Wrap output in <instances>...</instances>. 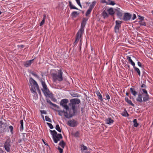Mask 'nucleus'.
Returning <instances> with one entry per match:
<instances>
[{
  "label": "nucleus",
  "instance_id": "obj_58",
  "mask_svg": "<svg viewBox=\"0 0 153 153\" xmlns=\"http://www.w3.org/2000/svg\"><path fill=\"white\" fill-rule=\"evenodd\" d=\"M137 64H138V65L139 67H141V66H142V64H141V63L140 62H137Z\"/></svg>",
  "mask_w": 153,
  "mask_h": 153
},
{
  "label": "nucleus",
  "instance_id": "obj_35",
  "mask_svg": "<svg viewBox=\"0 0 153 153\" xmlns=\"http://www.w3.org/2000/svg\"><path fill=\"white\" fill-rule=\"evenodd\" d=\"M79 133L78 131H77L73 134V136L76 137H79Z\"/></svg>",
  "mask_w": 153,
  "mask_h": 153
},
{
  "label": "nucleus",
  "instance_id": "obj_59",
  "mask_svg": "<svg viewBox=\"0 0 153 153\" xmlns=\"http://www.w3.org/2000/svg\"><path fill=\"white\" fill-rule=\"evenodd\" d=\"M76 1L78 5L79 4L80 5V4H81L79 0H76Z\"/></svg>",
  "mask_w": 153,
  "mask_h": 153
},
{
  "label": "nucleus",
  "instance_id": "obj_28",
  "mask_svg": "<svg viewBox=\"0 0 153 153\" xmlns=\"http://www.w3.org/2000/svg\"><path fill=\"white\" fill-rule=\"evenodd\" d=\"M96 3V1H94L92 2V4L90 6L89 8L92 10V9L94 8V6H95Z\"/></svg>",
  "mask_w": 153,
  "mask_h": 153
},
{
  "label": "nucleus",
  "instance_id": "obj_42",
  "mask_svg": "<svg viewBox=\"0 0 153 153\" xmlns=\"http://www.w3.org/2000/svg\"><path fill=\"white\" fill-rule=\"evenodd\" d=\"M16 137V133L14 134L11 137V140L12 142H13L15 140V139Z\"/></svg>",
  "mask_w": 153,
  "mask_h": 153
},
{
  "label": "nucleus",
  "instance_id": "obj_17",
  "mask_svg": "<svg viewBox=\"0 0 153 153\" xmlns=\"http://www.w3.org/2000/svg\"><path fill=\"white\" fill-rule=\"evenodd\" d=\"M126 58L128 60L129 63H130L134 67L135 66V64L134 62L132 61L131 59V58L129 56H126Z\"/></svg>",
  "mask_w": 153,
  "mask_h": 153
},
{
  "label": "nucleus",
  "instance_id": "obj_63",
  "mask_svg": "<svg viewBox=\"0 0 153 153\" xmlns=\"http://www.w3.org/2000/svg\"><path fill=\"white\" fill-rule=\"evenodd\" d=\"M81 111L82 113H83L84 112V108H81Z\"/></svg>",
  "mask_w": 153,
  "mask_h": 153
},
{
  "label": "nucleus",
  "instance_id": "obj_15",
  "mask_svg": "<svg viewBox=\"0 0 153 153\" xmlns=\"http://www.w3.org/2000/svg\"><path fill=\"white\" fill-rule=\"evenodd\" d=\"M34 59L27 61H26L24 63V66L26 67H27L30 66L32 61L34 60Z\"/></svg>",
  "mask_w": 153,
  "mask_h": 153
},
{
  "label": "nucleus",
  "instance_id": "obj_53",
  "mask_svg": "<svg viewBox=\"0 0 153 153\" xmlns=\"http://www.w3.org/2000/svg\"><path fill=\"white\" fill-rule=\"evenodd\" d=\"M40 112L41 114H47V113L46 112V111H45L44 110H41V111H40Z\"/></svg>",
  "mask_w": 153,
  "mask_h": 153
},
{
  "label": "nucleus",
  "instance_id": "obj_1",
  "mask_svg": "<svg viewBox=\"0 0 153 153\" xmlns=\"http://www.w3.org/2000/svg\"><path fill=\"white\" fill-rule=\"evenodd\" d=\"M80 102V100L78 98H74L70 100L69 105H72V110H57L58 114L62 116L63 113L64 114V116L67 118H70L74 116L77 112V106L76 104H78Z\"/></svg>",
  "mask_w": 153,
  "mask_h": 153
},
{
  "label": "nucleus",
  "instance_id": "obj_50",
  "mask_svg": "<svg viewBox=\"0 0 153 153\" xmlns=\"http://www.w3.org/2000/svg\"><path fill=\"white\" fill-rule=\"evenodd\" d=\"M46 101L47 102L49 103V104L51 105V104H52V103H53L51 101V100L49 99H46Z\"/></svg>",
  "mask_w": 153,
  "mask_h": 153
},
{
  "label": "nucleus",
  "instance_id": "obj_51",
  "mask_svg": "<svg viewBox=\"0 0 153 153\" xmlns=\"http://www.w3.org/2000/svg\"><path fill=\"white\" fill-rule=\"evenodd\" d=\"M31 74H32L33 76L36 77H38V75L34 72H31Z\"/></svg>",
  "mask_w": 153,
  "mask_h": 153
},
{
  "label": "nucleus",
  "instance_id": "obj_54",
  "mask_svg": "<svg viewBox=\"0 0 153 153\" xmlns=\"http://www.w3.org/2000/svg\"><path fill=\"white\" fill-rule=\"evenodd\" d=\"M136 18V15L134 14H133V17L132 18V20H134Z\"/></svg>",
  "mask_w": 153,
  "mask_h": 153
},
{
  "label": "nucleus",
  "instance_id": "obj_38",
  "mask_svg": "<svg viewBox=\"0 0 153 153\" xmlns=\"http://www.w3.org/2000/svg\"><path fill=\"white\" fill-rule=\"evenodd\" d=\"M71 95L72 96L74 97H78L79 96V94L76 93H73L71 94Z\"/></svg>",
  "mask_w": 153,
  "mask_h": 153
},
{
  "label": "nucleus",
  "instance_id": "obj_16",
  "mask_svg": "<svg viewBox=\"0 0 153 153\" xmlns=\"http://www.w3.org/2000/svg\"><path fill=\"white\" fill-rule=\"evenodd\" d=\"M81 151L82 153H88L87 151V147L83 145L81 146Z\"/></svg>",
  "mask_w": 153,
  "mask_h": 153
},
{
  "label": "nucleus",
  "instance_id": "obj_45",
  "mask_svg": "<svg viewBox=\"0 0 153 153\" xmlns=\"http://www.w3.org/2000/svg\"><path fill=\"white\" fill-rule=\"evenodd\" d=\"M127 102L132 106H134V105L132 103L131 100H129Z\"/></svg>",
  "mask_w": 153,
  "mask_h": 153
},
{
  "label": "nucleus",
  "instance_id": "obj_64",
  "mask_svg": "<svg viewBox=\"0 0 153 153\" xmlns=\"http://www.w3.org/2000/svg\"><path fill=\"white\" fill-rule=\"evenodd\" d=\"M126 94L127 96H128L129 95V94L128 92H126Z\"/></svg>",
  "mask_w": 153,
  "mask_h": 153
},
{
  "label": "nucleus",
  "instance_id": "obj_23",
  "mask_svg": "<svg viewBox=\"0 0 153 153\" xmlns=\"http://www.w3.org/2000/svg\"><path fill=\"white\" fill-rule=\"evenodd\" d=\"M79 15V13H78L77 12L73 11L71 13V16L73 18H75Z\"/></svg>",
  "mask_w": 153,
  "mask_h": 153
},
{
  "label": "nucleus",
  "instance_id": "obj_3",
  "mask_svg": "<svg viewBox=\"0 0 153 153\" xmlns=\"http://www.w3.org/2000/svg\"><path fill=\"white\" fill-rule=\"evenodd\" d=\"M63 72L61 69L58 70L57 73L52 74V76L53 80L54 82H56L57 81L61 82L63 80L62 77Z\"/></svg>",
  "mask_w": 153,
  "mask_h": 153
},
{
  "label": "nucleus",
  "instance_id": "obj_36",
  "mask_svg": "<svg viewBox=\"0 0 153 153\" xmlns=\"http://www.w3.org/2000/svg\"><path fill=\"white\" fill-rule=\"evenodd\" d=\"M92 10L88 8L87 11H86L85 13V16H88L90 13L92 11Z\"/></svg>",
  "mask_w": 153,
  "mask_h": 153
},
{
  "label": "nucleus",
  "instance_id": "obj_43",
  "mask_svg": "<svg viewBox=\"0 0 153 153\" xmlns=\"http://www.w3.org/2000/svg\"><path fill=\"white\" fill-rule=\"evenodd\" d=\"M51 105H52L54 108H56L58 109H60L59 107L55 104L52 103Z\"/></svg>",
  "mask_w": 153,
  "mask_h": 153
},
{
  "label": "nucleus",
  "instance_id": "obj_34",
  "mask_svg": "<svg viewBox=\"0 0 153 153\" xmlns=\"http://www.w3.org/2000/svg\"><path fill=\"white\" fill-rule=\"evenodd\" d=\"M133 123H134V126L135 127H137L138 125L139 124L137 122V120L136 119H134L133 120Z\"/></svg>",
  "mask_w": 153,
  "mask_h": 153
},
{
  "label": "nucleus",
  "instance_id": "obj_2",
  "mask_svg": "<svg viewBox=\"0 0 153 153\" xmlns=\"http://www.w3.org/2000/svg\"><path fill=\"white\" fill-rule=\"evenodd\" d=\"M29 82L31 86L30 90L32 93L37 94L36 91V89L39 95H41V92L37 82L31 77L30 78Z\"/></svg>",
  "mask_w": 153,
  "mask_h": 153
},
{
  "label": "nucleus",
  "instance_id": "obj_62",
  "mask_svg": "<svg viewBox=\"0 0 153 153\" xmlns=\"http://www.w3.org/2000/svg\"><path fill=\"white\" fill-rule=\"evenodd\" d=\"M125 101L127 102L129 100L128 99V98L127 97H126L125 98Z\"/></svg>",
  "mask_w": 153,
  "mask_h": 153
},
{
  "label": "nucleus",
  "instance_id": "obj_55",
  "mask_svg": "<svg viewBox=\"0 0 153 153\" xmlns=\"http://www.w3.org/2000/svg\"><path fill=\"white\" fill-rule=\"evenodd\" d=\"M139 18H138V19L140 20H141V21H142L144 20V17L142 16H139Z\"/></svg>",
  "mask_w": 153,
  "mask_h": 153
},
{
  "label": "nucleus",
  "instance_id": "obj_33",
  "mask_svg": "<svg viewBox=\"0 0 153 153\" xmlns=\"http://www.w3.org/2000/svg\"><path fill=\"white\" fill-rule=\"evenodd\" d=\"M104 18H107L108 15V13L105 11H104L102 14Z\"/></svg>",
  "mask_w": 153,
  "mask_h": 153
},
{
  "label": "nucleus",
  "instance_id": "obj_37",
  "mask_svg": "<svg viewBox=\"0 0 153 153\" xmlns=\"http://www.w3.org/2000/svg\"><path fill=\"white\" fill-rule=\"evenodd\" d=\"M55 128L59 132H61V130L58 124L56 125Z\"/></svg>",
  "mask_w": 153,
  "mask_h": 153
},
{
  "label": "nucleus",
  "instance_id": "obj_24",
  "mask_svg": "<svg viewBox=\"0 0 153 153\" xmlns=\"http://www.w3.org/2000/svg\"><path fill=\"white\" fill-rule=\"evenodd\" d=\"M96 94L97 95L98 97V98L99 100H100L101 101H102L103 100V99L102 96V95L101 94L100 92L98 91L96 92Z\"/></svg>",
  "mask_w": 153,
  "mask_h": 153
},
{
  "label": "nucleus",
  "instance_id": "obj_46",
  "mask_svg": "<svg viewBox=\"0 0 153 153\" xmlns=\"http://www.w3.org/2000/svg\"><path fill=\"white\" fill-rule=\"evenodd\" d=\"M58 149L60 153H63V151L62 149L60 148L59 146H58Z\"/></svg>",
  "mask_w": 153,
  "mask_h": 153
},
{
  "label": "nucleus",
  "instance_id": "obj_4",
  "mask_svg": "<svg viewBox=\"0 0 153 153\" xmlns=\"http://www.w3.org/2000/svg\"><path fill=\"white\" fill-rule=\"evenodd\" d=\"M50 131L52 135V138L54 142L57 143L58 141L62 138L63 137L62 134H57L55 130H50Z\"/></svg>",
  "mask_w": 153,
  "mask_h": 153
},
{
  "label": "nucleus",
  "instance_id": "obj_56",
  "mask_svg": "<svg viewBox=\"0 0 153 153\" xmlns=\"http://www.w3.org/2000/svg\"><path fill=\"white\" fill-rule=\"evenodd\" d=\"M101 2L102 3H105L106 4L107 1L105 0H101Z\"/></svg>",
  "mask_w": 153,
  "mask_h": 153
},
{
  "label": "nucleus",
  "instance_id": "obj_31",
  "mask_svg": "<svg viewBox=\"0 0 153 153\" xmlns=\"http://www.w3.org/2000/svg\"><path fill=\"white\" fill-rule=\"evenodd\" d=\"M134 69V70L139 75V76H140V70L137 68V67H135V66H134L133 67Z\"/></svg>",
  "mask_w": 153,
  "mask_h": 153
},
{
  "label": "nucleus",
  "instance_id": "obj_47",
  "mask_svg": "<svg viewBox=\"0 0 153 153\" xmlns=\"http://www.w3.org/2000/svg\"><path fill=\"white\" fill-rule=\"evenodd\" d=\"M142 90L143 92L145 94H148L145 88H142Z\"/></svg>",
  "mask_w": 153,
  "mask_h": 153
},
{
  "label": "nucleus",
  "instance_id": "obj_27",
  "mask_svg": "<svg viewBox=\"0 0 153 153\" xmlns=\"http://www.w3.org/2000/svg\"><path fill=\"white\" fill-rule=\"evenodd\" d=\"M108 1H107L106 4L111 5H114L116 4V3L114 1H111V0H108Z\"/></svg>",
  "mask_w": 153,
  "mask_h": 153
},
{
  "label": "nucleus",
  "instance_id": "obj_41",
  "mask_svg": "<svg viewBox=\"0 0 153 153\" xmlns=\"http://www.w3.org/2000/svg\"><path fill=\"white\" fill-rule=\"evenodd\" d=\"M139 23L140 25L146 26V25L145 22H142V21H139Z\"/></svg>",
  "mask_w": 153,
  "mask_h": 153
},
{
  "label": "nucleus",
  "instance_id": "obj_19",
  "mask_svg": "<svg viewBox=\"0 0 153 153\" xmlns=\"http://www.w3.org/2000/svg\"><path fill=\"white\" fill-rule=\"evenodd\" d=\"M136 100L137 102L140 103L143 102V100H142V94H138V97L136 99Z\"/></svg>",
  "mask_w": 153,
  "mask_h": 153
},
{
  "label": "nucleus",
  "instance_id": "obj_14",
  "mask_svg": "<svg viewBox=\"0 0 153 153\" xmlns=\"http://www.w3.org/2000/svg\"><path fill=\"white\" fill-rule=\"evenodd\" d=\"M4 148L7 152L10 151V140H7L4 144Z\"/></svg>",
  "mask_w": 153,
  "mask_h": 153
},
{
  "label": "nucleus",
  "instance_id": "obj_25",
  "mask_svg": "<svg viewBox=\"0 0 153 153\" xmlns=\"http://www.w3.org/2000/svg\"><path fill=\"white\" fill-rule=\"evenodd\" d=\"M59 145L62 148H64L66 144L63 140H62L59 142Z\"/></svg>",
  "mask_w": 153,
  "mask_h": 153
},
{
  "label": "nucleus",
  "instance_id": "obj_30",
  "mask_svg": "<svg viewBox=\"0 0 153 153\" xmlns=\"http://www.w3.org/2000/svg\"><path fill=\"white\" fill-rule=\"evenodd\" d=\"M46 14H45L43 15V18L42 20V21L40 22V26H42L45 23V20L46 18Z\"/></svg>",
  "mask_w": 153,
  "mask_h": 153
},
{
  "label": "nucleus",
  "instance_id": "obj_26",
  "mask_svg": "<svg viewBox=\"0 0 153 153\" xmlns=\"http://www.w3.org/2000/svg\"><path fill=\"white\" fill-rule=\"evenodd\" d=\"M20 124L21 125L20 128V131H21L23 130V120H21L20 121Z\"/></svg>",
  "mask_w": 153,
  "mask_h": 153
},
{
  "label": "nucleus",
  "instance_id": "obj_60",
  "mask_svg": "<svg viewBox=\"0 0 153 153\" xmlns=\"http://www.w3.org/2000/svg\"><path fill=\"white\" fill-rule=\"evenodd\" d=\"M24 47V46L23 45H18V47L20 48H23Z\"/></svg>",
  "mask_w": 153,
  "mask_h": 153
},
{
  "label": "nucleus",
  "instance_id": "obj_44",
  "mask_svg": "<svg viewBox=\"0 0 153 153\" xmlns=\"http://www.w3.org/2000/svg\"><path fill=\"white\" fill-rule=\"evenodd\" d=\"M47 124L48 125V126H49L50 128L51 129H53V126L52 125V124L50 123H47Z\"/></svg>",
  "mask_w": 153,
  "mask_h": 153
},
{
  "label": "nucleus",
  "instance_id": "obj_21",
  "mask_svg": "<svg viewBox=\"0 0 153 153\" xmlns=\"http://www.w3.org/2000/svg\"><path fill=\"white\" fill-rule=\"evenodd\" d=\"M149 96L148 94H145L143 98V102H145L149 100Z\"/></svg>",
  "mask_w": 153,
  "mask_h": 153
},
{
  "label": "nucleus",
  "instance_id": "obj_5",
  "mask_svg": "<svg viewBox=\"0 0 153 153\" xmlns=\"http://www.w3.org/2000/svg\"><path fill=\"white\" fill-rule=\"evenodd\" d=\"M41 83L43 87V88L42 89V90L43 93L44 95L45 96H48L49 97H50L51 96H52V94L50 93L45 82L42 80Z\"/></svg>",
  "mask_w": 153,
  "mask_h": 153
},
{
  "label": "nucleus",
  "instance_id": "obj_40",
  "mask_svg": "<svg viewBox=\"0 0 153 153\" xmlns=\"http://www.w3.org/2000/svg\"><path fill=\"white\" fill-rule=\"evenodd\" d=\"M13 127L12 126H10V131L12 134H14L15 133V132H14L13 131Z\"/></svg>",
  "mask_w": 153,
  "mask_h": 153
},
{
  "label": "nucleus",
  "instance_id": "obj_13",
  "mask_svg": "<svg viewBox=\"0 0 153 153\" xmlns=\"http://www.w3.org/2000/svg\"><path fill=\"white\" fill-rule=\"evenodd\" d=\"M6 126L5 124L2 122L0 121V133L4 132L5 131Z\"/></svg>",
  "mask_w": 153,
  "mask_h": 153
},
{
  "label": "nucleus",
  "instance_id": "obj_48",
  "mask_svg": "<svg viewBox=\"0 0 153 153\" xmlns=\"http://www.w3.org/2000/svg\"><path fill=\"white\" fill-rule=\"evenodd\" d=\"M14 92L13 91L12 92H11V96H12V98L13 99V98H15V97H16V96L14 94Z\"/></svg>",
  "mask_w": 153,
  "mask_h": 153
},
{
  "label": "nucleus",
  "instance_id": "obj_32",
  "mask_svg": "<svg viewBox=\"0 0 153 153\" xmlns=\"http://www.w3.org/2000/svg\"><path fill=\"white\" fill-rule=\"evenodd\" d=\"M122 116L125 117H128L129 116L128 114L125 109V111L123 112L122 113Z\"/></svg>",
  "mask_w": 153,
  "mask_h": 153
},
{
  "label": "nucleus",
  "instance_id": "obj_12",
  "mask_svg": "<svg viewBox=\"0 0 153 153\" xmlns=\"http://www.w3.org/2000/svg\"><path fill=\"white\" fill-rule=\"evenodd\" d=\"M115 11L117 17L120 19H122V16L123 15L122 10L120 8H117L116 9H115Z\"/></svg>",
  "mask_w": 153,
  "mask_h": 153
},
{
  "label": "nucleus",
  "instance_id": "obj_61",
  "mask_svg": "<svg viewBox=\"0 0 153 153\" xmlns=\"http://www.w3.org/2000/svg\"><path fill=\"white\" fill-rule=\"evenodd\" d=\"M42 141H43V143H44V144H45V145H46V146H49V145H48V144L47 143H46V142H45L44 141V140H42Z\"/></svg>",
  "mask_w": 153,
  "mask_h": 153
},
{
  "label": "nucleus",
  "instance_id": "obj_18",
  "mask_svg": "<svg viewBox=\"0 0 153 153\" xmlns=\"http://www.w3.org/2000/svg\"><path fill=\"white\" fill-rule=\"evenodd\" d=\"M114 122V120L111 117L108 118L106 120V123L109 125L113 123Z\"/></svg>",
  "mask_w": 153,
  "mask_h": 153
},
{
  "label": "nucleus",
  "instance_id": "obj_49",
  "mask_svg": "<svg viewBox=\"0 0 153 153\" xmlns=\"http://www.w3.org/2000/svg\"><path fill=\"white\" fill-rule=\"evenodd\" d=\"M105 95L106 96V97L107 99L109 100L110 99V97L109 95L107 93H105Z\"/></svg>",
  "mask_w": 153,
  "mask_h": 153
},
{
  "label": "nucleus",
  "instance_id": "obj_9",
  "mask_svg": "<svg viewBox=\"0 0 153 153\" xmlns=\"http://www.w3.org/2000/svg\"><path fill=\"white\" fill-rule=\"evenodd\" d=\"M77 124V121L74 119L69 120L67 123V124L69 126L73 127L76 126Z\"/></svg>",
  "mask_w": 153,
  "mask_h": 153
},
{
  "label": "nucleus",
  "instance_id": "obj_39",
  "mask_svg": "<svg viewBox=\"0 0 153 153\" xmlns=\"http://www.w3.org/2000/svg\"><path fill=\"white\" fill-rule=\"evenodd\" d=\"M45 119L46 121H48L50 122H51V119L49 118L48 117L46 116L45 117Z\"/></svg>",
  "mask_w": 153,
  "mask_h": 153
},
{
  "label": "nucleus",
  "instance_id": "obj_10",
  "mask_svg": "<svg viewBox=\"0 0 153 153\" xmlns=\"http://www.w3.org/2000/svg\"><path fill=\"white\" fill-rule=\"evenodd\" d=\"M82 34H83L79 33V32H77L76 34L75 41L73 44L74 46L76 45L78 43L79 41V40L82 37Z\"/></svg>",
  "mask_w": 153,
  "mask_h": 153
},
{
  "label": "nucleus",
  "instance_id": "obj_20",
  "mask_svg": "<svg viewBox=\"0 0 153 153\" xmlns=\"http://www.w3.org/2000/svg\"><path fill=\"white\" fill-rule=\"evenodd\" d=\"M130 91L132 95L134 96H136L137 94V92L136 91L134 88H130Z\"/></svg>",
  "mask_w": 153,
  "mask_h": 153
},
{
  "label": "nucleus",
  "instance_id": "obj_11",
  "mask_svg": "<svg viewBox=\"0 0 153 153\" xmlns=\"http://www.w3.org/2000/svg\"><path fill=\"white\" fill-rule=\"evenodd\" d=\"M131 17V15L129 13H126L124 14L123 18L122 19L125 21H127L130 20Z\"/></svg>",
  "mask_w": 153,
  "mask_h": 153
},
{
  "label": "nucleus",
  "instance_id": "obj_29",
  "mask_svg": "<svg viewBox=\"0 0 153 153\" xmlns=\"http://www.w3.org/2000/svg\"><path fill=\"white\" fill-rule=\"evenodd\" d=\"M109 14L111 15H113L114 14L113 9L111 8L108 10Z\"/></svg>",
  "mask_w": 153,
  "mask_h": 153
},
{
  "label": "nucleus",
  "instance_id": "obj_6",
  "mask_svg": "<svg viewBox=\"0 0 153 153\" xmlns=\"http://www.w3.org/2000/svg\"><path fill=\"white\" fill-rule=\"evenodd\" d=\"M68 102V100L67 99H64L62 100L60 102V105L63 107V108L65 109L66 110H71L72 111V105H70L69 103V105L71 107L70 108L66 104Z\"/></svg>",
  "mask_w": 153,
  "mask_h": 153
},
{
  "label": "nucleus",
  "instance_id": "obj_22",
  "mask_svg": "<svg viewBox=\"0 0 153 153\" xmlns=\"http://www.w3.org/2000/svg\"><path fill=\"white\" fill-rule=\"evenodd\" d=\"M69 6L70 7V8L71 9H76L78 10V9L77 8L75 7V6H74L73 4H72L71 2V1H69Z\"/></svg>",
  "mask_w": 153,
  "mask_h": 153
},
{
  "label": "nucleus",
  "instance_id": "obj_7",
  "mask_svg": "<svg viewBox=\"0 0 153 153\" xmlns=\"http://www.w3.org/2000/svg\"><path fill=\"white\" fill-rule=\"evenodd\" d=\"M88 20V19L86 18H84L82 20L81 23V27L80 30L78 32L83 34L84 31V28L86 23V22Z\"/></svg>",
  "mask_w": 153,
  "mask_h": 153
},
{
  "label": "nucleus",
  "instance_id": "obj_57",
  "mask_svg": "<svg viewBox=\"0 0 153 153\" xmlns=\"http://www.w3.org/2000/svg\"><path fill=\"white\" fill-rule=\"evenodd\" d=\"M82 39H80L79 41V47H81L82 45Z\"/></svg>",
  "mask_w": 153,
  "mask_h": 153
},
{
  "label": "nucleus",
  "instance_id": "obj_52",
  "mask_svg": "<svg viewBox=\"0 0 153 153\" xmlns=\"http://www.w3.org/2000/svg\"><path fill=\"white\" fill-rule=\"evenodd\" d=\"M146 86L145 84L143 83L141 85V88H146Z\"/></svg>",
  "mask_w": 153,
  "mask_h": 153
},
{
  "label": "nucleus",
  "instance_id": "obj_8",
  "mask_svg": "<svg viewBox=\"0 0 153 153\" xmlns=\"http://www.w3.org/2000/svg\"><path fill=\"white\" fill-rule=\"evenodd\" d=\"M116 25L114 27V31L115 33H117L119 32V28L121 27V24L122 23L121 21L116 20L115 22Z\"/></svg>",
  "mask_w": 153,
  "mask_h": 153
}]
</instances>
